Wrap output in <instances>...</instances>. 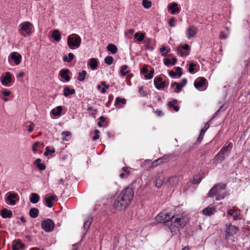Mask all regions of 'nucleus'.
<instances>
[{
	"instance_id": "obj_45",
	"label": "nucleus",
	"mask_w": 250,
	"mask_h": 250,
	"mask_svg": "<svg viewBox=\"0 0 250 250\" xmlns=\"http://www.w3.org/2000/svg\"><path fill=\"white\" fill-rule=\"evenodd\" d=\"M154 73V69L153 68H151V69L149 71V74L148 75H145V78L146 79H148V80L152 79L153 77Z\"/></svg>"
},
{
	"instance_id": "obj_30",
	"label": "nucleus",
	"mask_w": 250,
	"mask_h": 250,
	"mask_svg": "<svg viewBox=\"0 0 250 250\" xmlns=\"http://www.w3.org/2000/svg\"><path fill=\"white\" fill-rule=\"evenodd\" d=\"M62 110V108L61 106H58L52 110V114L55 116H59L61 114Z\"/></svg>"
},
{
	"instance_id": "obj_17",
	"label": "nucleus",
	"mask_w": 250,
	"mask_h": 250,
	"mask_svg": "<svg viewBox=\"0 0 250 250\" xmlns=\"http://www.w3.org/2000/svg\"><path fill=\"white\" fill-rule=\"evenodd\" d=\"M70 70L68 69H62L60 71V76L64 79L66 81L68 82L70 80V77L69 76Z\"/></svg>"
},
{
	"instance_id": "obj_34",
	"label": "nucleus",
	"mask_w": 250,
	"mask_h": 250,
	"mask_svg": "<svg viewBox=\"0 0 250 250\" xmlns=\"http://www.w3.org/2000/svg\"><path fill=\"white\" fill-rule=\"evenodd\" d=\"M226 155L223 153H221V151H220L215 156V159L218 162H222L225 159Z\"/></svg>"
},
{
	"instance_id": "obj_6",
	"label": "nucleus",
	"mask_w": 250,
	"mask_h": 250,
	"mask_svg": "<svg viewBox=\"0 0 250 250\" xmlns=\"http://www.w3.org/2000/svg\"><path fill=\"white\" fill-rule=\"evenodd\" d=\"M55 224L51 219H47L42 223V228L46 232L52 231L54 228Z\"/></svg>"
},
{
	"instance_id": "obj_36",
	"label": "nucleus",
	"mask_w": 250,
	"mask_h": 250,
	"mask_svg": "<svg viewBox=\"0 0 250 250\" xmlns=\"http://www.w3.org/2000/svg\"><path fill=\"white\" fill-rule=\"evenodd\" d=\"M128 68V66L127 65H123L121 69L120 70V73L122 76H125L127 74H128L129 72L128 70H127V69Z\"/></svg>"
},
{
	"instance_id": "obj_12",
	"label": "nucleus",
	"mask_w": 250,
	"mask_h": 250,
	"mask_svg": "<svg viewBox=\"0 0 250 250\" xmlns=\"http://www.w3.org/2000/svg\"><path fill=\"white\" fill-rule=\"evenodd\" d=\"M0 80L2 84L6 86L8 85V83L11 82V75L9 72H6L5 76L4 77L1 76Z\"/></svg>"
},
{
	"instance_id": "obj_26",
	"label": "nucleus",
	"mask_w": 250,
	"mask_h": 250,
	"mask_svg": "<svg viewBox=\"0 0 250 250\" xmlns=\"http://www.w3.org/2000/svg\"><path fill=\"white\" fill-rule=\"evenodd\" d=\"M177 103V100L174 99L168 103V105L169 107H172L175 111H178L179 110V107L178 105H176Z\"/></svg>"
},
{
	"instance_id": "obj_38",
	"label": "nucleus",
	"mask_w": 250,
	"mask_h": 250,
	"mask_svg": "<svg viewBox=\"0 0 250 250\" xmlns=\"http://www.w3.org/2000/svg\"><path fill=\"white\" fill-rule=\"evenodd\" d=\"M126 104V100L124 98H120V97H117L115 100V104L116 106L120 107L119 104Z\"/></svg>"
},
{
	"instance_id": "obj_2",
	"label": "nucleus",
	"mask_w": 250,
	"mask_h": 250,
	"mask_svg": "<svg viewBox=\"0 0 250 250\" xmlns=\"http://www.w3.org/2000/svg\"><path fill=\"white\" fill-rule=\"evenodd\" d=\"M187 222V219L185 217H175V215H170V220L165 222V226L167 227L172 232H175L184 228Z\"/></svg>"
},
{
	"instance_id": "obj_48",
	"label": "nucleus",
	"mask_w": 250,
	"mask_h": 250,
	"mask_svg": "<svg viewBox=\"0 0 250 250\" xmlns=\"http://www.w3.org/2000/svg\"><path fill=\"white\" fill-rule=\"evenodd\" d=\"M163 162L161 161V159L159 158L157 160H155L152 163V167H155L157 166L158 165L163 164Z\"/></svg>"
},
{
	"instance_id": "obj_31",
	"label": "nucleus",
	"mask_w": 250,
	"mask_h": 250,
	"mask_svg": "<svg viewBox=\"0 0 250 250\" xmlns=\"http://www.w3.org/2000/svg\"><path fill=\"white\" fill-rule=\"evenodd\" d=\"M107 49L111 53L115 54L117 52L118 48L117 46L113 44H109L107 46Z\"/></svg>"
},
{
	"instance_id": "obj_11",
	"label": "nucleus",
	"mask_w": 250,
	"mask_h": 250,
	"mask_svg": "<svg viewBox=\"0 0 250 250\" xmlns=\"http://www.w3.org/2000/svg\"><path fill=\"white\" fill-rule=\"evenodd\" d=\"M207 83L206 79L204 77H199L198 78L194 83V85L197 89L203 87Z\"/></svg>"
},
{
	"instance_id": "obj_50",
	"label": "nucleus",
	"mask_w": 250,
	"mask_h": 250,
	"mask_svg": "<svg viewBox=\"0 0 250 250\" xmlns=\"http://www.w3.org/2000/svg\"><path fill=\"white\" fill-rule=\"evenodd\" d=\"M41 143L40 142H35L32 147V149L33 151L35 153L37 151V147Z\"/></svg>"
},
{
	"instance_id": "obj_51",
	"label": "nucleus",
	"mask_w": 250,
	"mask_h": 250,
	"mask_svg": "<svg viewBox=\"0 0 250 250\" xmlns=\"http://www.w3.org/2000/svg\"><path fill=\"white\" fill-rule=\"evenodd\" d=\"M161 159V161L163 162V163L167 162L170 160V156L168 155H165L162 157L160 158Z\"/></svg>"
},
{
	"instance_id": "obj_5",
	"label": "nucleus",
	"mask_w": 250,
	"mask_h": 250,
	"mask_svg": "<svg viewBox=\"0 0 250 250\" xmlns=\"http://www.w3.org/2000/svg\"><path fill=\"white\" fill-rule=\"evenodd\" d=\"M239 230V228L235 226L231 225H226V239H228V238L231 236H233L237 233Z\"/></svg>"
},
{
	"instance_id": "obj_49",
	"label": "nucleus",
	"mask_w": 250,
	"mask_h": 250,
	"mask_svg": "<svg viewBox=\"0 0 250 250\" xmlns=\"http://www.w3.org/2000/svg\"><path fill=\"white\" fill-rule=\"evenodd\" d=\"M176 75H178L179 77H181L183 74L182 69L181 67L177 66L175 68Z\"/></svg>"
},
{
	"instance_id": "obj_29",
	"label": "nucleus",
	"mask_w": 250,
	"mask_h": 250,
	"mask_svg": "<svg viewBox=\"0 0 250 250\" xmlns=\"http://www.w3.org/2000/svg\"><path fill=\"white\" fill-rule=\"evenodd\" d=\"M40 200V196L37 193H32L31 194V197H30V201L33 203L36 204Z\"/></svg>"
},
{
	"instance_id": "obj_18",
	"label": "nucleus",
	"mask_w": 250,
	"mask_h": 250,
	"mask_svg": "<svg viewBox=\"0 0 250 250\" xmlns=\"http://www.w3.org/2000/svg\"><path fill=\"white\" fill-rule=\"evenodd\" d=\"M216 211L214 207L208 206L202 210V213L206 216H210Z\"/></svg>"
},
{
	"instance_id": "obj_46",
	"label": "nucleus",
	"mask_w": 250,
	"mask_h": 250,
	"mask_svg": "<svg viewBox=\"0 0 250 250\" xmlns=\"http://www.w3.org/2000/svg\"><path fill=\"white\" fill-rule=\"evenodd\" d=\"M196 66V64L193 62L189 63V68H188L189 72L190 73H195L194 67Z\"/></svg>"
},
{
	"instance_id": "obj_32",
	"label": "nucleus",
	"mask_w": 250,
	"mask_h": 250,
	"mask_svg": "<svg viewBox=\"0 0 250 250\" xmlns=\"http://www.w3.org/2000/svg\"><path fill=\"white\" fill-rule=\"evenodd\" d=\"M175 86V89L174 90V92L175 93H179L183 87V85H181L179 83L176 82L171 84V87H174Z\"/></svg>"
},
{
	"instance_id": "obj_21",
	"label": "nucleus",
	"mask_w": 250,
	"mask_h": 250,
	"mask_svg": "<svg viewBox=\"0 0 250 250\" xmlns=\"http://www.w3.org/2000/svg\"><path fill=\"white\" fill-rule=\"evenodd\" d=\"M0 215L3 218H10L12 216V210L4 208L1 210Z\"/></svg>"
},
{
	"instance_id": "obj_44",
	"label": "nucleus",
	"mask_w": 250,
	"mask_h": 250,
	"mask_svg": "<svg viewBox=\"0 0 250 250\" xmlns=\"http://www.w3.org/2000/svg\"><path fill=\"white\" fill-rule=\"evenodd\" d=\"M202 179V178L201 177H198L197 175H195L191 182L193 184H198L200 183Z\"/></svg>"
},
{
	"instance_id": "obj_42",
	"label": "nucleus",
	"mask_w": 250,
	"mask_h": 250,
	"mask_svg": "<svg viewBox=\"0 0 250 250\" xmlns=\"http://www.w3.org/2000/svg\"><path fill=\"white\" fill-rule=\"evenodd\" d=\"M113 58L110 56H108L104 59V62L107 65H111L113 62Z\"/></svg>"
},
{
	"instance_id": "obj_22",
	"label": "nucleus",
	"mask_w": 250,
	"mask_h": 250,
	"mask_svg": "<svg viewBox=\"0 0 250 250\" xmlns=\"http://www.w3.org/2000/svg\"><path fill=\"white\" fill-rule=\"evenodd\" d=\"M93 221V217L92 216H88L86 220H85L83 228L84 230L87 231L91 225V223Z\"/></svg>"
},
{
	"instance_id": "obj_60",
	"label": "nucleus",
	"mask_w": 250,
	"mask_h": 250,
	"mask_svg": "<svg viewBox=\"0 0 250 250\" xmlns=\"http://www.w3.org/2000/svg\"><path fill=\"white\" fill-rule=\"evenodd\" d=\"M164 63L166 65H171V61L169 59L166 58L164 61Z\"/></svg>"
},
{
	"instance_id": "obj_58",
	"label": "nucleus",
	"mask_w": 250,
	"mask_h": 250,
	"mask_svg": "<svg viewBox=\"0 0 250 250\" xmlns=\"http://www.w3.org/2000/svg\"><path fill=\"white\" fill-rule=\"evenodd\" d=\"M174 21H175V18L173 17L171 18L170 19V20L168 22V24H169V26L172 27L175 26L174 23Z\"/></svg>"
},
{
	"instance_id": "obj_14",
	"label": "nucleus",
	"mask_w": 250,
	"mask_h": 250,
	"mask_svg": "<svg viewBox=\"0 0 250 250\" xmlns=\"http://www.w3.org/2000/svg\"><path fill=\"white\" fill-rule=\"evenodd\" d=\"M10 57L11 59L14 61V62L16 65L20 63L21 60V56L19 53L13 52L11 53Z\"/></svg>"
},
{
	"instance_id": "obj_62",
	"label": "nucleus",
	"mask_w": 250,
	"mask_h": 250,
	"mask_svg": "<svg viewBox=\"0 0 250 250\" xmlns=\"http://www.w3.org/2000/svg\"><path fill=\"white\" fill-rule=\"evenodd\" d=\"M34 125V124L33 123H31V124L28 126V131L29 132H31L33 131Z\"/></svg>"
},
{
	"instance_id": "obj_7",
	"label": "nucleus",
	"mask_w": 250,
	"mask_h": 250,
	"mask_svg": "<svg viewBox=\"0 0 250 250\" xmlns=\"http://www.w3.org/2000/svg\"><path fill=\"white\" fill-rule=\"evenodd\" d=\"M170 214L169 213L164 214L161 212L155 216V220L156 222L159 223L163 222L165 225V222H167V220H170Z\"/></svg>"
},
{
	"instance_id": "obj_35",
	"label": "nucleus",
	"mask_w": 250,
	"mask_h": 250,
	"mask_svg": "<svg viewBox=\"0 0 250 250\" xmlns=\"http://www.w3.org/2000/svg\"><path fill=\"white\" fill-rule=\"evenodd\" d=\"M177 53L182 57L187 56L189 54V52L184 51L183 48L180 46L177 48Z\"/></svg>"
},
{
	"instance_id": "obj_64",
	"label": "nucleus",
	"mask_w": 250,
	"mask_h": 250,
	"mask_svg": "<svg viewBox=\"0 0 250 250\" xmlns=\"http://www.w3.org/2000/svg\"><path fill=\"white\" fill-rule=\"evenodd\" d=\"M162 185V183L161 181V180H157L155 184L156 187L158 188H160Z\"/></svg>"
},
{
	"instance_id": "obj_37",
	"label": "nucleus",
	"mask_w": 250,
	"mask_h": 250,
	"mask_svg": "<svg viewBox=\"0 0 250 250\" xmlns=\"http://www.w3.org/2000/svg\"><path fill=\"white\" fill-rule=\"evenodd\" d=\"M68 55V58L67 56H63V61L64 62H70L74 58V55L72 53H69Z\"/></svg>"
},
{
	"instance_id": "obj_59",
	"label": "nucleus",
	"mask_w": 250,
	"mask_h": 250,
	"mask_svg": "<svg viewBox=\"0 0 250 250\" xmlns=\"http://www.w3.org/2000/svg\"><path fill=\"white\" fill-rule=\"evenodd\" d=\"M180 46L185 51H188L190 49L189 45L188 44H185L184 45Z\"/></svg>"
},
{
	"instance_id": "obj_28",
	"label": "nucleus",
	"mask_w": 250,
	"mask_h": 250,
	"mask_svg": "<svg viewBox=\"0 0 250 250\" xmlns=\"http://www.w3.org/2000/svg\"><path fill=\"white\" fill-rule=\"evenodd\" d=\"M39 213V209L35 208H31L29 212V215L32 218L37 217L38 216Z\"/></svg>"
},
{
	"instance_id": "obj_47",
	"label": "nucleus",
	"mask_w": 250,
	"mask_h": 250,
	"mask_svg": "<svg viewBox=\"0 0 250 250\" xmlns=\"http://www.w3.org/2000/svg\"><path fill=\"white\" fill-rule=\"evenodd\" d=\"M55 152V149H52V150H50L49 147L47 146L45 148V151L44 153V155L46 156L49 155V153H54Z\"/></svg>"
},
{
	"instance_id": "obj_25",
	"label": "nucleus",
	"mask_w": 250,
	"mask_h": 250,
	"mask_svg": "<svg viewBox=\"0 0 250 250\" xmlns=\"http://www.w3.org/2000/svg\"><path fill=\"white\" fill-rule=\"evenodd\" d=\"M75 93V90L74 89H70L68 87L66 86L63 89V95L67 97L69 95L74 94Z\"/></svg>"
},
{
	"instance_id": "obj_54",
	"label": "nucleus",
	"mask_w": 250,
	"mask_h": 250,
	"mask_svg": "<svg viewBox=\"0 0 250 250\" xmlns=\"http://www.w3.org/2000/svg\"><path fill=\"white\" fill-rule=\"evenodd\" d=\"M139 92L143 96H146L147 95L146 93L144 90L143 86H141L139 87Z\"/></svg>"
},
{
	"instance_id": "obj_52",
	"label": "nucleus",
	"mask_w": 250,
	"mask_h": 250,
	"mask_svg": "<svg viewBox=\"0 0 250 250\" xmlns=\"http://www.w3.org/2000/svg\"><path fill=\"white\" fill-rule=\"evenodd\" d=\"M99 121L98 122V125L99 127H102L103 125L102 123L105 122V118L104 116H101L99 118Z\"/></svg>"
},
{
	"instance_id": "obj_27",
	"label": "nucleus",
	"mask_w": 250,
	"mask_h": 250,
	"mask_svg": "<svg viewBox=\"0 0 250 250\" xmlns=\"http://www.w3.org/2000/svg\"><path fill=\"white\" fill-rule=\"evenodd\" d=\"M88 64L93 70L96 69L98 67V62L96 59L91 58L90 59Z\"/></svg>"
},
{
	"instance_id": "obj_8",
	"label": "nucleus",
	"mask_w": 250,
	"mask_h": 250,
	"mask_svg": "<svg viewBox=\"0 0 250 250\" xmlns=\"http://www.w3.org/2000/svg\"><path fill=\"white\" fill-rule=\"evenodd\" d=\"M179 181L178 177L176 176H173L169 177L167 178H165L163 180V183L167 185L168 186H172L176 187L178 185Z\"/></svg>"
},
{
	"instance_id": "obj_1",
	"label": "nucleus",
	"mask_w": 250,
	"mask_h": 250,
	"mask_svg": "<svg viewBox=\"0 0 250 250\" xmlns=\"http://www.w3.org/2000/svg\"><path fill=\"white\" fill-rule=\"evenodd\" d=\"M134 197L132 188L127 187L124 188L115 200L113 207L117 210L125 209L131 203Z\"/></svg>"
},
{
	"instance_id": "obj_57",
	"label": "nucleus",
	"mask_w": 250,
	"mask_h": 250,
	"mask_svg": "<svg viewBox=\"0 0 250 250\" xmlns=\"http://www.w3.org/2000/svg\"><path fill=\"white\" fill-rule=\"evenodd\" d=\"M151 39H147L145 41V47L146 49L149 48L150 43Z\"/></svg>"
},
{
	"instance_id": "obj_61",
	"label": "nucleus",
	"mask_w": 250,
	"mask_h": 250,
	"mask_svg": "<svg viewBox=\"0 0 250 250\" xmlns=\"http://www.w3.org/2000/svg\"><path fill=\"white\" fill-rule=\"evenodd\" d=\"M71 132H69V131H63L62 132V136H63L64 137H67V136H69L71 135Z\"/></svg>"
},
{
	"instance_id": "obj_33",
	"label": "nucleus",
	"mask_w": 250,
	"mask_h": 250,
	"mask_svg": "<svg viewBox=\"0 0 250 250\" xmlns=\"http://www.w3.org/2000/svg\"><path fill=\"white\" fill-rule=\"evenodd\" d=\"M134 38L138 42H141L144 40L145 36L144 33L139 32L135 34Z\"/></svg>"
},
{
	"instance_id": "obj_23",
	"label": "nucleus",
	"mask_w": 250,
	"mask_h": 250,
	"mask_svg": "<svg viewBox=\"0 0 250 250\" xmlns=\"http://www.w3.org/2000/svg\"><path fill=\"white\" fill-rule=\"evenodd\" d=\"M41 159L37 158L34 162V165H36L38 168L40 170H44L46 168L45 165L44 164L41 163Z\"/></svg>"
},
{
	"instance_id": "obj_40",
	"label": "nucleus",
	"mask_w": 250,
	"mask_h": 250,
	"mask_svg": "<svg viewBox=\"0 0 250 250\" xmlns=\"http://www.w3.org/2000/svg\"><path fill=\"white\" fill-rule=\"evenodd\" d=\"M13 243L20 249H22L25 247L24 244L21 243L20 239L15 240Z\"/></svg>"
},
{
	"instance_id": "obj_20",
	"label": "nucleus",
	"mask_w": 250,
	"mask_h": 250,
	"mask_svg": "<svg viewBox=\"0 0 250 250\" xmlns=\"http://www.w3.org/2000/svg\"><path fill=\"white\" fill-rule=\"evenodd\" d=\"M168 9L170 11L171 14H174L176 12H179L180 11V8L178 7V4L175 2H173L168 6Z\"/></svg>"
},
{
	"instance_id": "obj_56",
	"label": "nucleus",
	"mask_w": 250,
	"mask_h": 250,
	"mask_svg": "<svg viewBox=\"0 0 250 250\" xmlns=\"http://www.w3.org/2000/svg\"><path fill=\"white\" fill-rule=\"evenodd\" d=\"M122 170L124 172L127 174V175H129L131 174V171L128 169V167H125L122 168Z\"/></svg>"
},
{
	"instance_id": "obj_13",
	"label": "nucleus",
	"mask_w": 250,
	"mask_h": 250,
	"mask_svg": "<svg viewBox=\"0 0 250 250\" xmlns=\"http://www.w3.org/2000/svg\"><path fill=\"white\" fill-rule=\"evenodd\" d=\"M8 195L7 197V201L9 202V204L11 205H15L16 203L15 199L19 200V196L18 194L16 193L9 192Z\"/></svg>"
},
{
	"instance_id": "obj_63",
	"label": "nucleus",
	"mask_w": 250,
	"mask_h": 250,
	"mask_svg": "<svg viewBox=\"0 0 250 250\" xmlns=\"http://www.w3.org/2000/svg\"><path fill=\"white\" fill-rule=\"evenodd\" d=\"M148 65H146V67H145L144 68H142L141 69V72L143 74H146V75H147L146 74L148 73V69L146 68V67Z\"/></svg>"
},
{
	"instance_id": "obj_24",
	"label": "nucleus",
	"mask_w": 250,
	"mask_h": 250,
	"mask_svg": "<svg viewBox=\"0 0 250 250\" xmlns=\"http://www.w3.org/2000/svg\"><path fill=\"white\" fill-rule=\"evenodd\" d=\"M51 37L55 41L57 42H59L61 39L60 32L58 30H54L52 32Z\"/></svg>"
},
{
	"instance_id": "obj_15",
	"label": "nucleus",
	"mask_w": 250,
	"mask_h": 250,
	"mask_svg": "<svg viewBox=\"0 0 250 250\" xmlns=\"http://www.w3.org/2000/svg\"><path fill=\"white\" fill-rule=\"evenodd\" d=\"M57 196L56 195H52L45 198V204L48 208H52L54 205V201L56 200Z\"/></svg>"
},
{
	"instance_id": "obj_9",
	"label": "nucleus",
	"mask_w": 250,
	"mask_h": 250,
	"mask_svg": "<svg viewBox=\"0 0 250 250\" xmlns=\"http://www.w3.org/2000/svg\"><path fill=\"white\" fill-rule=\"evenodd\" d=\"M154 83L157 89H164L166 86V82L163 81L162 78L161 77L155 78Z\"/></svg>"
},
{
	"instance_id": "obj_41",
	"label": "nucleus",
	"mask_w": 250,
	"mask_h": 250,
	"mask_svg": "<svg viewBox=\"0 0 250 250\" xmlns=\"http://www.w3.org/2000/svg\"><path fill=\"white\" fill-rule=\"evenodd\" d=\"M143 6L145 8L148 9L151 6V2L148 0H143L142 1Z\"/></svg>"
},
{
	"instance_id": "obj_55",
	"label": "nucleus",
	"mask_w": 250,
	"mask_h": 250,
	"mask_svg": "<svg viewBox=\"0 0 250 250\" xmlns=\"http://www.w3.org/2000/svg\"><path fill=\"white\" fill-rule=\"evenodd\" d=\"M204 135H205V134H204L202 132L200 133V134L197 139L196 143L200 144L202 140H203V139L204 138Z\"/></svg>"
},
{
	"instance_id": "obj_16",
	"label": "nucleus",
	"mask_w": 250,
	"mask_h": 250,
	"mask_svg": "<svg viewBox=\"0 0 250 250\" xmlns=\"http://www.w3.org/2000/svg\"><path fill=\"white\" fill-rule=\"evenodd\" d=\"M32 26V24L28 21L23 22L20 24L21 29L28 34H30L31 33L30 28V26Z\"/></svg>"
},
{
	"instance_id": "obj_3",
	"label": "nucleus",
	"mask_w": 250,
	"mask_h": 250,
	"mask_svg": "<svg viewBox=\"0 0 250 250\" xmlns=\"http://www.w3.org/2000/svg\"><path fill=\"white\" fill-rule=\"evenodd\" d=\"M227 185L225 184L220 183L215 185L209 191L208 196L214 197L215 196V199L219 201L223 199L226 196V194L225 192L222 193L221 190L226 189Z\"/></svg>"
},
{
	"instance_id": "obj_4",
	"label": "nucleus",
	"mask_w": 250,
	"mask_h": 250,
	"mask_svg": "<svg viewBox=\"0 0 250 250\" xmlns=\"http://www.w3.org/2000/svg\"><path fill=\"white\" fill-rule=\"evenodd\" d=\"M81 43V39L79 36L74 34L69 36L67 39V43L71 49L78 48Z\"/></svg>"
},
{
	"instance_id": "obj_39",
	"label": "nucleus",
	"mask_w": 250,
	"mask_h": 250,
	"mask_svg": "<svg viewBox=\"0 0 250 250\" xmlns=\"http://www.w3.org/2000/svg\"><path fill=\"white\" fill-rule=\"evenodd\" d=\"M86 74L87 73L85 70H83L81 72H79L78 73L79 77L77 78L78 80L81 82L83 81L85 79Z\"/></svg>"
},
{
	"instance_id": "obj_10",
	"label": "nucleus",
	"mask_w": 250,
	"mask_h": 250,
	"mask_svg": "<svg viewBox=\"0 0 250 250\" xmlns=\"http://www.w3.org/2000/svg\"><path fill=\"white\" fill-rule=\"evenodd\" d=\"M197 32V28L194 25H190L187 29V37L188 39H191L195 37Z\"/></svg>"
},
{
	"instance_id": "obj_19",
	"label": "nucleus",
	"mask_w": 250,
	"mask_h": 250,
	"mask_svg": "<svg viewBox=\"0 0 250 250\" xmlns=\"http://www.w3.org/2000/svg\"><path fill=\"white\" fill-rule=\"evenodd\" d=\"M232 144L231 143H228L225 144V145L221 148L220 151L221 153H223L225 155H228L232 147Z\"/></svg>"
},
{
	"instance_id": "obj_43",
	"label": "nucleus",
	"mask_w": 250,
	"mask_h": 250,
	"mask_svg": "<svg viewBox=\"0 0 250 250\" xmlns=\"http://www.w3.org/2000/svg\"><path fill=\"white\" fill-rule=\"evenodd\" d=\"M160 51L162 53V56L166 57L167 55V54L169 52H170V49H166V47L163 46V47L160 48Z\"/></svg>"
},
{
	"instance_id": "obj_53",
	"label": "nucleus",
	"mask_w": 250,
	"mask_h": 250,
	"mask_svg": "<svg viewBox=\"0 0 250 250\" xmlns=\"http://www.w3.org/2000/svg\"><path fill=\"white\" fill-rule=\"evenodd\" d=\"M209 127V125L208 122H207L205 124L204 127L201 130L200 132H202L204 134H205L206 131L208 130V129Z\"/></svg>"
}]
</instances>
